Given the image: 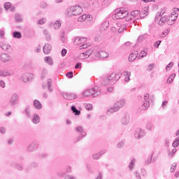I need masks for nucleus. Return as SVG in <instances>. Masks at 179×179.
Wrapping results in <instances>:
<instances>
[{
	"instance_id": "f257e3e1",
	"label": "nucleus",
	"mask_w": 179,
	"mask_h": 179,
	"mask_svg": "<svg viewBox=\"0 0 179 179\" xmlns=\"http://www.w3.org/2000/svg\"><path fill=\"white\" fill-rule=\"evenodd\" d=\"M120 74L112 73L108 75L106 78L103 79L101 83L102 86H108V85H115L117 80L120 79Z\"/></svg>"
},
{
	"instance_id": "f03ea898",
	"label": "nucleus",
	"mask_w": 179,
	"mask_h": 179,
	"mask_svg": "<svg viewBox=\"0 0 179 179\" xmlns=\"http://www.w3.org/2000/svg\"><path fill=\"white\" fill-rule=\"evenodd\" d=\"M101 93V91L99 88L94 87L84 91L83 92V96H84V97H90V96H92V97H97V96H100Z\"/></svg>"
},
{
	"instance_id": "7ed1b4c3",
	"label": "nucleus",
	"mask_w": 179,
	"mask_h": 179,
	"mask_svg": "<svg viewBox=\"0 0 179 179\" xmlns=\"http://www.w3.org/2000/svg\"><path fill=\"white\" fill-rule=\"evenodd\" d=\"M169 20V17L167 15H164V12L157 13L155 15V22H157L159 26H164L166 23H167V20Z\"/></svg>"
},
{
	"instance_id": "20e7f679",
	"label": "nucleus",
	"mask_w": 179,
	"mask_h": 179,
	"mask_svg": "<svg viewBox=\"0 0 179 179\" xmlns=\"http://www.w3.org/2000/svg\"><path fill=\"white\" fill-rule=\"evenodd\" d=\"M127 16H128V11L120 8V10L115 11V14L112 15V19H113V20H117L118 19H124L127 17Z\"/></svg>"
},
{
	"instance_id": "39448f33",
	"label": "nucleus",
	"mask_w": 179,
	"mask_h": 179,
	"mask_svg": "<svg viewBox=\"0 0 179 179\" xmlns=\"http://www.w3.org/2000/svg\"><path fill=\"white\" fill-rule=\"evenodd\" d=\"M69 9L70 12H72V16H78V15H80L83 12V10L80 6H71Z\"/></svg>"
},
{
	"instance_id": "423d86ee",
	"label": "nucleus",
	"mask_w": 179,
	"mask_h": 179,
	"mask_svg": "<svg viewBox=\"0 0 179 179\" xmlns=\"http://www.w3.org/2000/svg\"><path fill=\"white\" fill-rule=\"evenodd\" d=\"M15 72L12 70L5 69L3 70L0 69V78H6V76H13Z\"/></svg>"
},
{
	"instance_id": "0eeeda50",
	"label": "nucleus",
	"mask_w": 179,
	"mask_h": 179,
	"mask_svg": "<svg viewBox=\"0 0 179 179\" xmlns=\"http://www.w3.org/2000/svg\"><path fill=\"white\" fill-rule=\"evenodd\" d=\"M42 89H43V90L48 89L49 93H52L54 90L52 89V83L51 79H48L47 84L43 83L42 85Z\"/></svg>"
},
{
	"instance_id": "6e6552de",
	"label": "nucleus",
	"mask_w": 179,
	"mask_h": 179,
	"mask_svg": "<svg viewBox=\"0 0 179 179\" xmlns=\"http://www.w3.org/2000/svg\"><path fill=\"white\" fill-rule=\"evenodd\" d=\"M145 135H146V133H145V130L141 128H138L136 129L134 138H136V139H142V138H143Z\"/></svg>"
},
{
	"instance_id": "1a4fd4ad",
	"label": "nucleus",
	"mask_w": 179,
	"mask_h": 179,
	"mask_svg": "<svg viewBox=\"0 0 179 179\" xmlns=\"http://www.w3.org/2000/svg\"><path fill=\"white\" fill-rule=\"evenodd\" d=\"M62 96L66 100H75V99L78 98V96H76V94L69 93V92H66V93L63 92L62 93Z\"/></svg>"
},
{
	"instance_id": "9d476101",
	"label": "nucleus",
	"mask_w": 179,
	"mask_h": 179,
	"mask_svg": "<svg viewBox=\"0 0 179 179\" xmlns=\"http://www.w3.org/2000/svg\"><path fill=\"white\" fill-rule=\"evenodd\" d=\"M86 41H87V38H80L79 36H77L73 41V44L75 45H79V44H83V43H86Z\"/></svg>"
},
{
	"instance_id": "9b49d317",
	"label": "nucleus",
	"mask_w": 179,
	"mask_h": 179,
	"mask_svg": "<svg viewBox=\"0 0 179 179\" xmlns=\"http://www.w3.org/2000/svg\"><path fill=\"white\" fill-rule=\"evenodd\" d=\"M17 100H19V96L17 94H13L10 99V104L13 106H16L18 103Z\"/></svg>"
},
{
	"instance_id": "f8f14e48",
	"label": "nucleus",
	"mask_w": 179,
	"mask_h": 179,
	"mask_svg": "<svg viewBox=\"0 0 179 179\" xmlns=\"http://www.w3.org/2000/svg\"><path fill=\"white\" fill-rule=\"evenodd\" d=\"M38 143L36 142H32L27 148L29 152H36L38 149Z\"/></svg>"
},
{
	"instance_id": "ddd939ff",
	"label": "nucleus",
	"mask_w": 179,
	"mask_h": 179,
	"mask_svg": "<svg viewBox=\"0 0 179 179\" xmlns=\"http://www.w3.org/2000/svg\"><path fill=\"white\" fill-rule=\"evenodd\" d=\"M76 132H77L78 134H80V135L81 136V139H83V138H85V136H86V131H85V130L83 129V127H82V126H78V127H76Z\"/></svg>"
},
{
	"instance_id": "4468645a",
	"label": "nucleus",
	"mask_w": 179,
	"mask_h": 179,
	"mask_svg": "<svg viewBox=\"0 0 179 179\" xmlns=\"http://www.w3.org/2000/svg\"><path fill=\"white\" fill-rule=\"evenodd\" d=\"M120 122L122 125H128L129 124V115L124 114L122 117Z\"/></svg>"
},
{
	"instance_id": "2eb2a0df",
	"label": "nucleus",
	"mask_w": 179,
	"mask_h": 179,
	"mask_svg": "<svg viewBox=\"0 0 179 179\" xmlns=\"http://www.w3.org/2000/svg\"><path fill=\"white\" fill-rule=\"evenodd\" d=\"M138 54L139 52L138 50H134L129 56V62H134L136 58H138Z\"/></svg>"
},
{
	"instance_id": "dca6fc26",
	"label": "nucleus",
	"mask_w": 179,
	"mask_h": 179,
	"mask_svg": "<svg viewBox=\"0 0 179 179\" xmlns=\"http://www.w3.org/2000/svg\"><path fill=\"white\" fill-rule=\"evenodd\" d=\"M31 79H33V74L30 73H27L22 76V80L24 83L29 82V80H31Z\"/></svg>"
},
{
	"instance_id": "f3484780",
	"label": "nucleus",
	"mask_w": 179,
	"mask_h": 179,
	"mask_svg": "<svg viewBox=\"0 0 179 179\" xmlns=\"http://www.w3.org/2000/svg\"><path fill=\"white\" fill-rule=\"evenodd\" d=\"M144 103H143V107L145 108V110H146V108H148V107L150 106V103L148 101L149 100V94H145L144 95Z\"/></svg>"
},
{
	"instance_id": "a211bd4d",
	"label": "nucleus",
	"mask_w": 179,
	"mask_h": 179,
	"mask_svg": "<svg viewBox=\"0 0 179 179\" xmlns=\"http://www.w3.org/2000/svg\"><path fill=\"white\" fill-rule=\"evenodd\" d=\"M0 48H2L3 51H7V52L12 51V47L3 43H0Z\"/></svg>"
},
{
	"instance_id": "6ab92c4d",
	"label": "nucleus",
	"mask_w": 179,
	"mask_h": 179,
	"mask_svg": "<svg viewBox=\"0 0 179 179\" xmlns=\"http://www.w3.org/2000/svg\"><path fill=\"white\" fill-rule=\"evenodd\" d=\"M114 105L115 106V107L117 108H118L120 110V108H122V107H124V106H125V100L124 99H120L117 101H116Z\"/></svg>"
},
{
	"instance_id": "aec40b11",
	"label": "nucleus",
	"mask_w": 179,
	"mask_h": 179,
	"mask_svg": "<svg viewBox=\"0 0 179 179\" xmlns=\"http://www.w3.org/2000/svg\"><path fill=\"white\" fill-rule=\"evenodd\" d=\"M52 46L50 43H45L43 46V52L44 54L48 55L51 52Z\"/></svg>"
},
{
	"instance_id": "412c9836",
	"label": "nucleus",
	"mask_w": 179,
	"mask_h": 179,
	"mask_svg": "<svg viewBox=\"0 0 179 179\" xmlns=\"http://www.w3.org/2000/svg\"><path fill=\"white\" fill-rule=\"evenodd\" d=\"M1 59L3 62H9V61H10V56L6 53L2 54L1 56Z\"/></svg>"
},
{
	"instance_id": "4be33fe9",
	"label": "nucleus",
	"mask_w": 179,
	"mask_h": 179,
	"mask_svg": "<svg viewBox=\"0 0 179 179\" xmlns=\"http://www.w3.org/2000/svg\"><path fill=\"white\" fill-rule=\"evenodd\" d=\"M178 17V13H175L174 11H173L169 17V22L170 20H171V22H175V20H177Z\"/></svg>"
},
{
	"instance_id": "5701e85b",
	"label": "nucleus",
	"mask_w": 179,
	"mask_h": 179,
	"mask_svg": "<svg viewBox=\"0 0 179 179\" xmlns=\"http://www.w3.org/2000/svg\"><path fill=\"white\" fill-rule=\"evenodd\" d=\"M123 76H125L124 78V82H129V80H131V79L129 78H131V71H124L122 73Z\"/></svg>"
},
{
	"instance_id": "b1692460",
	"label": "nucleus",
	"mask_w": 179,
	"mask_h": 179,
	"mask_svg": "<svg viewBox=\"0 0 179 179\" xmlns=\"http://www.w3.org/2000/svg\"><path fill=\"white\" fill-rule=\"evenodd\" d=\"M140 14H141V11L138 10H133L131 13V17H133V19H136V20H138V17H139Z\"/></svg>"
},
{
	"instance_id": "393cba45",
	"label": "nucleus",
	"mask_w": 179,
	"mask_h": 179,
	"mask_svg": "<svg viewBox=\"0 0 179 179\" xmlns=\"http://www.w3.org/2000/svg\"><path fill=\"white\" fill-rule=\"evenodd\" d=\"M98 57L102 59L108 58V53L106 51H100L98 52Z\"/></svg>"
},
{
	"instance_id": "a878e982",
	"label": "nucleus",
	"mask_w": 179,
	"mask_h": 179,
	"mask_svg": "<svg viewBox=\"0 0 179 179\" xmlns=\"http://www.w3.org/2000/svg\"><path fill=\"white\" fill-rule=\"evenodd\" d=\"M44 61L45 62H46V64L50 65V66H52V65H54V61L52 60V58H51V57L50 56L45 57L44 58Z\"/></svg>"
},
{
	"instance_id": "bb28decb",
	"label": "nucleus",
	"mask_w": 179,
	"mask_h": 179,
	"mask_svg": "<svg viewBox=\"0 0 179 179\" xmlns=\"http://www.w3.org/2000/svg\"><path fill=\"white\" fill-rule=\"evenodd\" d=\"M34 106L36 108H38V110H41L43 108V105H41V102L40 101L35 99L34 101Z\"/></svg>"
},
{
	"instance_id": "cd10ccee",
	"label": "nucleus",
	"mask_w": 179,
	"mask_h": 179,
	"mask_svg": "<svg viewBox=\"0 0 179 179\" xmlns=\"http://www.w3.org/2000/svg\"><path fill=\"white\" fill-rule=\"evenodd\" d=\"M15 20L17 23H20L23 22V17H22V15L17 13L15 15Z\"/></svg>"
},
{
	"instance_id": "c85d7f7f",
	"label": "nucleus",
	"mask_w": 179,
	"mask_h": 179,
	"mask_svg": "<svg viewBox=\"0 0 179 179\" xmlns=\"http://www.w3.org/2000/svg\"><path fill=\"white\" fill-rule=\"evenodd\" d=\"M33 124H38L40 122V116L37 114H34L32 119Z\"/></svg>"
},
{
	"instance_id": "c756f323",
	"label": "nucleus",
	"mask_w": 179,
	"mask_h": 179,
	"mask_svg": "<svg viewBox=\"0 0 179 179\" xmlns=\"http://www.w3.org/2000/svg\"><path fill=\"white\" fill-rule=\"evenodd\" d=\"M87 17H89V19H90V15H87L86 14H83V15H80L78 18V22H85V20H86V19H87Z\"/></svg>"
},
{
	"instance_id": "7c9ffc66",
	"label": "nucleus",
	"mask_w": 179,
	"mask_h": 179,
	"mask_svg": "<svg viewBox=\"0 0 179 179\" xmlns=\"http://www.w3.org/2000/svg\"><path fill=\"white\" fill-rule=\"evenodd\" d=\"M39 159H41V160H44L45 159H47L48 157V154H47V152H39Z\"/></svg>"
},
{
	"instance_id": "2f4dec72",
	"label": "nucleus",
	"mask_w": 179,
	"mask_h": 179,
	"mask_svg": "<svg viewBox=\"0 0 179 179\" xmlns=\"http://www.w3.org/2000/svg\"><path fill=\"white\" fill-rule=\"evenodd\" d=\"M13 37L14 38H22V33H20V31H15L13 32Z\"/></svg>"
},
{
	"instance_id": "473e14b6",
	"label": "nucleus",
	"mask_w": 179,
	"mask_h": 179,
	"mask_svg": "<svg viewBox=\"0 0 179 179\" xmlns=\"http://www.w3.org/2000/svg\"><path fill=\"white\" fill-rule=\"evenodd\" d=\"M148 15V10L146 8L143 9V10L140 13L139 17L141 19H143L144 17H146V15Z\"/></svg>"
},
{
	"instance_id": "72a5a7b5",
	"label": "nucleus",
	"mask_w": 179,
	"mask_h": 179,
	"mask_svg": "<svg viewBox=\"0 0 179 179\" xmlns=\"http://www.w3.org/2000/svg\"><path fill=\"white\" fill-rule=\"evenodd\" d=\"M118 33H122L125 29H127V25L124 24H118Z\"/></svg>"
},
{
	"instance_id": "f704fd0d",
	"label": "nucleus",
	"mask_w": 179,
	"mask_h": 179,
	"mask_svg": "<svg viewBox=\"0 0 179 179\" xmlns=\"http://www.w3.org/2000/svg\"><path fill=\"white\" fill-rule=\"evenodd\" d=\"M119 109L117 108V106L114 105L113 107H111L109 109H108V113H110V114H113V113H117V111Z\"/></svg>"
},
{
	"instance_id": "c9c22d12",
	"label": "nucleus",
	"mask_w": 179,
	"mask_h": 179,
	"mask_svg": "<svg viewBox=\"0 0 179 179\" xmlns=\"http://www.w3.org/2000/svg\"><path fill=\"white\" fill-rule=\"evenodd\" d=\"M71 111L74 113L75 115H80V110H78L75 106H71Z\"/></svg>"
},
{
	"instance_id": "e433bc0d",
	"label": "nucleus",
	"mask_w": 179,
	"mask_h": 179,
	"mask_svg": "<svg viewBox=\"0 0 179 179\" xmlns=\"http://www.w3.org/2000/svg\"><path fill=\"white\" fill-rule=\"evenodd\" d=\"M174 78H176V73L171 74L167 79V83L169 85L173 83V80H174Z\"/></svg>"
},
{
	"instance_id": "4c0bfd02",
	"label": "nucleus",
	"mask_w": 179,
	"mask_h": 179,
	"mask_svg": "<svg viewBox=\"0 0 179 179\" xmlns=\"http://www.w3.org/2000/svg\"><path fill=\"white\" fill-rule=\"evenodd\" d=\"M125 145V140H122L121 141H120L116 147L118 148V149H122L124 148V145Z\"/></svg>"
},
{
	"instance_id": "58836bf2",
	"label": "nucleus",
	"mask_w": 179,
	"mask_h": 179,
	"mask_svg": "<svg viewBox=\"0 0 179 179\" xmlns=\"http://www.w3.org/2000/svg\"><path fill=\"white\" fill-rule=\"evenodd\" d=\"M146 37H148V34H144L140 35L138 37L137 41H138V43H141V41H143V40H145V38H146Z\"/></svg>"
},
{
	"instance_id": "ea45409f",
	"label": "nucleus",
	"mask_w": 179,
	"mask_h": 179,
	"mask_svg": "<svg viewBox=\"0 0 179 179\" xmlns=\"http://www.w3.org/2000/svg\"><path fill=\"white\" fill-rule=\"evenodd\" d=\"M146 55H148V52L143 50L139 53L138 59H141V58H143L144 57H146Z\"/></svg>"
},
{
	"instance_id": "a19ab883",
	"label": "nucleus",
	"mask_w": 179,
	"mask_h": 179,
	"mask_svg": "<svg viewBox=\"0 0 179 179\" xmlns=\"http://www.w3.org/2000/svg\"><path fill=\"white\" fill-rule=\"evenodd\" d=\"M146 129L148 131H152L153 129V124H152V122H148L145 124Z\"/></svg>"
},
{
	"instance_id": "79ce46f5",
	"label": "nucleus",
	"mask_w": 179,
	"mask_h": 179,
	"mask_svg": "<svg viewBox=\"0 0 179 179\" xmlns=\"http://www.w3.org/2000/svg\"><path fill=\"white\" fill-rule=\"evenodd\" d=\"M43 33L45 36L46 41H50V40H51V35H50V34L48 33V31H47V29H45L43 31Z\"/></svg>"
},
{
	"instance_id": "37998d69",
	"label": "nucleus",
	"mask_w": 179,
	"mask_h": 179,
	"mask_svg": "<svg viewBox=\"0 0 179 179\" xmlns=\"http://www.w3.org/2000/svg\"><path fill=\"white\" fill-rule=\"evenodd\" d=\"M83 54H84V57L85 58H89L90 57V55H92V50H87V51L83 52Z\"/></svg>"
},
{
	"instance_id": "c03bdc74",
	"label": "nucleus",
	"mask_w": 179,
	"mask_h": 179,
	"mask_svg": "<svg viewBox=\"0 0 179 179\" xmlns=\"http://www.w3.org/2000/svg\"><path fill=\"white\" fill-rule=\"evenodd\" d=\"M54 29H59L61 27V22L59 21H56L55 24H53Z\"/></svg>"
},
{
	"instance_id": "a18cd8bd",
	"label": "nucleus",
	"mask_w": 179,
	"mask_h": 179,
	"mask_svg": "<svg viewBox=\"0 0 179 179\" xmlns=\"http://www.w3.org/2000/svg\"><path fill=\"white\" fill-rule=\"evenodd\" d=\"M10 6H12V4L10 3V2H6L4 3V8L6 10H9V9H10Z\"/></svg>"
},
{
	"instance_id": "49530a36",
	"label": "nucleus",
	"mask_w": 179,
	"mask_h": 179,
	"mask_svg": "<svg viewBox=\"0 0 179 179\" xmlns=\"http://www.w3.org/2000/svg\"><path fill=\"white\" fill-rule=\"evenodd\" d=\"M47 73H48V71H47V69H43L42 70V74H41V78L44 79V78H45V76L47 75Z\"/></svg>"
},
{
	"instance_id": "de8ad7c7",
	"label": "nucleus",
	"mask_w": 179,
	"mask_h": 179,
	"mask_svg": "<svg viewBox=\"0 0 179 179\" xmlns=\"http://www.w3.org/2000/svg\"><path fill=\"white\" fill-rule=\"evenodd\" d=\"M134 164H135V159H133L129 164V168L130 170H134Z\"/></svg>"
},
{
	"instance_id": "09e8293b",
	"label": "nucleus",
	"mask_w": 179,
	"mask_h": 179,
	"mask_svg": "<svg viewBox=\"0 0 179 179\" xmlns=\"http://www.w3.org/2000/svg\"><path fill=\"white\" fill-rule=\"evenodd\" d=\"M100 157H101V155H100V154L98 152V153L94 154V155H92V159H94V160H99V159H100Z\"/></svg>"
},
{
	"instance_id": "8fccbe9b",
	"label": "nucleus",
	"mask_w": 179,
	"mask_h": 179,
	"mask_svg": "<svg viewBox=\"0 0 179 179\" xmlns=\"http://www.w3.org/2000/svg\"><path fill=\"white\" fill-rule=\"evenodd\" d=\"M30 167H31V169H37V167H38V163H37V162H32L30 164Z\"/></svg>"
},
{
	"instance_id": "3c124183",
	"label": "nucleus",
	"mask_w": 179,
	"mask_h": 179,
	"mask_svg": "<svg viewBox=\"0 0 179 179\" xmlns=\"http://www.w3.org/2000/svg\"><path fill=\"white\" fill-rule=\"evenodd\" d=\"M85 108L86 110H88V111L90 110H93V105H92L91 103H87L85 105Z\"/></svg>"
},
{
	"instance_id": "603ef678",
	"label": "nucleus",
	"mask_w": 179,
	"mask_h": 179,
	"mask_svg": "<svg viewBox=\"0 0 179 179\" xmlns=\"http://www.w3.org/2000/svg\"><path fill=\"white\" fill-rule=\"evenodd\" d=\"M101 27H102V29H103V30H106V29H107V27H108V22H103L101 24Z\"/></svg>"
},
{
	"instance_id": "864d4df0",
	"label": "nucleus",
	"mask_w": 179,
	"mask_h": 179,
	"mask_svg": "<svg viewBox=\"0 0 179 179\" xmlns=\"http://www.w3.org/2000/svg\"><path fill=\"white\" fill-rule=\"evenodd\" d=\"M78 59H86V57H85V54L83 52L80 53L78 55Z\"/></svg>"
},
{
	"instance_id": "5fc2aeb1",
	"label": "nucleus",
	"mask_w": 179,
	"mask_h": 179,
	"mask_svg": "<svg viewBox=\"0 0 179 179\" xmlns=\"http://www.w3.org/2000/svg\"><path fill=\"white\" fill-rule=\"evenodd\" d=\"M160 44H162V41H157L156 42H155L154 43V47L155 48H159V46L160 45Z\"/></svg>"
},
{
	"instance_id": "6e6d98bb",
	"label": "nucleus",
	"mask_w": 179,
	"mask_h": 179,
	"mask_svg": "<svg viewBox=\"0 0 179 179\" xmlns=\"http://www.w3.org/2000/svg\"><path fill=\"white\" fill-rule=\"evenodd\" d=\"M66 76H67V78H69V79H72V78H73V72L70 71L67 73Z\"/></svg>"
},
{
	"instance_id": "4d7b16f0",
	"label": "nucleus",
	"mask_w": 179,
	"mask_h": 179,
	"mask_svg": "<svg viewBox=\"0 0 179 179\" xmlns=\"http://www.w3.org/2000/svg\"><path fill=\"white\" fill-rule=\"evenodd\" d=\"M14 166L17 170H19V171H22V170H23V166L22 165L15 164Z\"/></svg>"
},
{
	"instance_id": "13d9d810",
	"label": "nucleus",
	"mask_w": 179,
	"mask_h": 179,
	"mask_svg": "<svg viewBox=\"0 0 179 179\" xmlns=\"http://www.w3.org/2000/svg\"><path fill=\"white\" fill-rule=\"evenodd\" d=\"M176 167H177V164L174 163L171 167V173H174V171H176Z\"/></svg>"
},
{
	"instance_id": "bf43d9fd",
	"label": "nucleus",
	"mask_w": 179,
	"mask_h": 179,
	"mask_svg": "<svg viewBox=\"0 0 179 179\" xmlns=\"http://www.w3.org/2000/svg\"><path fill=\"white\" fill-rule=\"evenodd\" d=\"M134 176L136 179H142V177H141V173H139L138 171L134 172Z\"/></svg>"
},
{
	"instance_id": "052dcab7",
	"label": "nucleus",
	"mask_w": 179,
	"mask_h": 179,
	"mask_svg": "<svg viewBox=\"0 0 179 179\" xmlns=\"http://www.w3.org/2000/svg\"><path fill=\"white\" fill-rule=\"evenodd\" d=\"M47 20L45 18H41L38 21V24H44Z\"/></svg>"
},
{
	"instance_id": "680f3d73",
	"label": "nucleus",
	"mask_w": 179,
	"mask_h": 179,
	"mask_svg": "<svg viewBox=\"0 0 179 179\" xmlns=\"http://www.w3.org/2000/svg\"><path fill=\"white\" fill-rule=\"evenodd\" d=\"M169 103V101H164L162 102V107L163 110H166V107H167V103Z\"/></svg>"
},
{
	"instance_id": "e2e57ef3",
	"label": "nucleus",
	"mask_w": 179,
	"mask_h": 179,
	"mask_svg": "<svg viewBox=\"0 0 179 179\" xmlns=\"http://www.w3.org/2000/svg\"><path fill=\"white\" fill-rule=\"evenodd\" d=\"M76 69H82V63L78 62L75 65Z\"/></svg>"
},
{
	"instance_id": "0e129e2a",
	"label": "nucleus",
	"mask_w": 179,
	"mask_h": 179,
	"mask_svg": "<svg viewBox=\"0 0 179 179\" xmlns=\"http://www.w3.org/2000/svg\"><path fill=\"white\" fill-rule=\"evenodd\" d=\"M153 157V153L148 157V159H147V163L148 164H150V163H152V159Z\"/></svg>"
},
{
	"instance_id": "69168bd1",
	"label": "nucleus",
	"mask_w": 179,
	"mask_h": 179,
	"mask_svg": "<svg viewBox=\"0 0 179 179\" xmlns=\"http://www.w3.org/2000/svg\"><path fill=\"white\" fill-rule=\"evenodd\" d=\"M153 66H155V64H149L147 71H149V72H150L152 69H153Z\"/></svg>"
},
{
	"instance_id": "338daca9",
	"label": "nucleus",
	"mask_w": 179,
	"mask_h": 179,
	"mask_svg": "<svg viewBox=\"0 0 179 179\" xmlns=\"http://www.w3.org/2000/svg\"><path fill=\"white\" fill-rule=\"evenodd\" d=\"M66 52H68V50H66V49H62L61 52L62 57H65V55H66Z\"/></svg>"
},
{
	"instance_id": "774afa93",
	"label": "nucleus",
	"mask_w": 179,
	"mask_h": 179,
	"mask_svg": "<svg viewBox=\"0 0 179 179\" xmlns=\"http://www.w3.org/2000/svg\"><path fill=\"white\" fill-rule=\"evenodd\" d=\"M57 176H58V177H64V176H65V172L58 171Z\"/></svg>"
}]
</instances>
